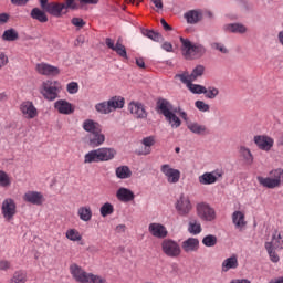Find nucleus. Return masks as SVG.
Listing matches in <instances>:
<instances>
[{"instance_id":"36","label":"nucleus","mask_w":283,"mask_h":283,"mask_svg":"<svg viewBox=\"0 0 283 283\" xmlns=\"http://www.w3.org/2000/svg\"><path fill=\"white\" fill-rule=\"evenodd\" d=\"M115 176L120 180H127L132 176V169L128 166H119L115 169Z\"/></svg>"},{"instance_id":"31","label":"nucleus","mask_w":283,"mask_h":283,"mask_svg":"<svg viewBox=\"0 0 283 283\" xmlns=\"http://www.w3.org/2000/svg\"><path fill=\"white\" fill-rule=\"evenodd\" d=\"M238 256L233 255L228 259H226L221 264V271L223 273H227L228 271H231V269H238Z\"/></svg>"},{"instance_id":"48","label":"nucleus","mask_w":283,"mask_h":283,"mask_svg":"<svg viewBox=\"0 0 283 283\" xmlns=\"http://www.w3.org/2000/svg\"><path fill=\"white\" fill-rule=\"evenodd\" d=\"M102 218H107L114 213V206L109 202L104 203L99 209Z\"/></svg>"},{"instance_id":"41","label":"nucleus","mask_w":283,"mask_h":283,"mask_svg":"<svg viewBox=\"0 0 283 283\" xmlns=\"http://www.w3.org/2000/svg\"><path fill=\"white\" fill-rule=\"evenodd\" d=\"M2 41H19V32L14 29L6 30L2 34Z\"/></svg>"},{"instance_id":"29","label":"nucleus","mask_w":283,"mask_h":283,"mask_svg":"<svg viewBox=\"0 0 283 283\" xmlns=\"http://www.w3.org/2000/svg\"><path fill=\"white\" fill-rule=\"evenodd\" d=\"M83 130L87 132L88 134H95L97 132H103L101 128V124L94 122L93 119H86L83 123Z\"/></svg>"},{"instance_id":"47","label":"nucleus","mask_w":283,"mask_h":283,"mask_svg":"<svg viewBox=\"0 0 283 283\" xmlns=\"http://www.w3.org/2000/svg\"><path fill=\"white\" fill-rule=\"evenodd\" d=\"M143 34L144 36H147V39H150L151 41H156L157 43L163 41V35L153 30H144Z\"/></svg>"},{"instance_id":"21","label":"nucleus","mask_w":283,"mask_h":283,"mask_svg":"<svg viewBox=\"0 0 283 283\" xmlns=\"http://www.w3.org/2000/svg\"><path fill=\"white\" fill-rule=\"evenodd\" d=\"M54 108L59 112V114H64L66 116L74 114V105L65 99H59L55 102Z\"/></svg>"},{"instance_id":"19","label":"nucleus","mask_w":283,"mask_h":283,"mask_svg":"<svg viewBox=\"0 0 283 283\" xmlns=\"http://www.w3.org/2000/svg\"><path fill=\"white\" fill-rule=\"evenodd\" d=\"M202 74H205V66L197 65L192 70V74H189V72H185V73H181V74H177L176 78H179L180 81H182V76H185V78L188 82H190V81H197L198 78H200V76H202Z\"/></svg>"},{"instance_id":"49","label":"nucleus","mask_w":283,"mask_h":283,"mask_svg":"<svg viewBox=\"0 0 283 283\" xmlns=\"http://www.w3.org/2000/svg\"><path fill=\"white\" fill-rule=\"evenodd\" d=\"M25 273H23V271H17L13 273V276L11 277V280L9 281V283H25L27 279H25Z\"/></svg>"},{"instance_id":"15","label":"nucleus","mask_w":283,"mask_h":283,"mask_svg":"<svg viewBox=\"0 0 283 283\" xmlns=\"http://www.w3.org/2000/svg\"><path fill=\"white\" fill-rule=\"evenodd\" d=\"M161 174L166 176L168 182L170 185H176L180 180V170L171 168L168 164L161 166Z\"/></svg>"},{"instance_id":"7","label":"nucleus","mask_w":283,"mask_h":283,"mask_svg":"<svg viewBox=\"0 0 283 283\" xmlns=\"http://www.w3.org/2000/svg\"><path fill=\"white\" fill-rule=\"evenodd\" d=\"M1 213L7 222L14 220L17 216V202L12 198H7L2 201Z\"/></svg>"},{"instance_id":"3","label":"nucleus","mask_w":283,"mask_h":283,"mask_svg":"<svg viewBox=\"0 0 283 283\" xmlns=\"http://www.w3.org/2000/svg\"><path fill=\"white\" fill-rule=\"evenodd\" d=\"M61 83L59 81L46 80L42 82L40 87V94H42L45 101H56L59 94H61Z\"/></svg>"},{"instance_id":"45","label":"nucleus","mask_w":283,"mask_h":283,"mask_svg":"<svg viewBox=\"0 0 283 283\" xmlns=\"http://www.w3.org/2000/svg\"><path fill=\"white\" fill-rule=\"evenodd\" d=\"M189 233L192 235H198L199 233H202V226L198 221H190L188 227Z\"/></svg>"},{"instance_id":"18","label":"nucleus","mask_w":283,"mask_h":283,"mask_svg":"<svg viewBox=\"0 0 283 283\" xmlns=\"http://www.w3.org/2000/svg\"><path fill=\"white\" fill-rule=\"evenodd\" d=\"M148 231L154 238H158L159 240L165 239L169 233L167 228L161 223H150L148 226Z\"/></svg>"},{"instance_id":"9","label":"nucleus","mask_w":283,"mask_h":283,"mask_svg":"<svg viewBox=\"0 0 283 283\" xmlns=\"http://www.w3.org/2000/svg\"><path fill=\"white\" fill-rule=\"evenodd\" d=\"M254 145H256L258 149L261 151H271L273 149V145H275V139L268 135H256L253 138Z\"/></svg>"},{"instance_id":"55","label":"nucleus","mask_w":283,"mask_h":283,"mask_svg":"<svg viewBox=\"0 0 283 283\" xmlns=\"http://www.w3.org/2000/svg\"><path fill=\"white\" fill-rule=\"evenodd\" d=\"M195 106L197 107V109H199V112H209L210 109L209 104L205 103L203 101H197L195 103Z\"/></svg>"},{"instance_id":"5","label":"nucleus","mask_w":283,"mask_h":283,"mask_svg":"<svg viewBox=\"0 0 283 283\" xmlns=\"http://www.w3.org/2000/svg\"><path fill=\"white\" fill-rule=\"evenodd\" d=\"M197 216L203 222H213L216 220V209L207 202H200L197 205Z\"/></svg>"},{"instance_id":"8","label":"nucleus","mask_w":283,"mask_h":283,"mask_svg":"<svg viewBox=\"0 0 283 283\" xmlns=\"http://www.w3.org/2000/svg\"><path fill=\"white\" fill-rule=\"evenodd\" d=\"M175 209L179 216H189V213H191V210L193 209L189 196L180 195L175 203Z\"/></svg>"},{"instance_id":"33","label":"nucleus","mask_w":283,"mask_h":283,"mask_svg":"<svg viewBox=\"0 0 283 283\" xmlns=\"http://www.w3.org/2000/svg\"><path fill=\"white\" fill-rule=\"evenodd\" d=\"M226 32H232V34H245L247 27L241 23H230L224 27Z\"/></svg>"},{"instance_id":"53","label":"nucleus","mask_w":283,"mask_h":283,"mask_svg":"<svg viewBox=\"0 0 283 283\" xmlns=\"http://www.w3.org/2000/svg\"><path fill=\"white\" fill-rule=\"evenodd\" d=\"M87 283H107L104 277L88 273Z\"/></svg>"},{"instance_id":"43","label":"nucleus","mask_w":283,"mask_h":283,"mask_svg":"<svg viewBox=\"0 0 283 283\" xmlns=\"http://www.w3.org/2000/svg\"><path fill=\"white\" fill-rule=\"evenodd\" d=\"M65 235L71 242H81V240H83V235H81V232L76 229H69Z\"/></svg>"},{"instance_id":"62","label":"nucleus","mask_w":283,"mask_h":283,"mask_svg":"<svg viewBox=\"0 0 283 283\" xmlns=\"http://www.w3.org/2000/svg\"><path fill=\"white\" fill-rule=\"evenodd\" d=\"M161 48L165 50V52H174V45L171 42H164Z\"/></svg>"},{"instance_id":"50","label":"nucleus","mask_w":283,"mask_h":283,"mask_svg":"<svg viewBox=\"0 0 283 283\" xmlns=\"http://www.w3.org/2000/svg\"><path fill=\"white\" fill-rule=\"evenodd\" d=\"M202 244L205 247H216V244H218V237L213 234H208L202 239Z\"/></svg>"},{"instance_id":"60","label":"nucleus","mask_w":283,"mask_h":283,"mask_svg":"<svg viewBox=\"0 0 283 283\" xmlns=\"http://www.w3.org/2000/svg\"><path fill=\"white\" fill-rule=\"evenodd\" d=\"M12 266L10 261L8 260H0V271H8Z\"/></svg>"},{"instance_id":"58","label":"nucleus","mask_w":283,"mask_h":283,"mask_svg":"<svg viewBox=\"0 0 283 283\" xmlns=\"http://www.w3.org/2000/svg\"><path fill=\"white\" fill-rule=\"evenodd\" d=\"M71 23L75 25V28H83L85 25V21L82 18H73Z\"/></svg>"},{"instance_id":"14","label":"nucleus","mask_w":283,"mask_h":283,"mask_svg":"<svg viewBox=\"0 0 283 283\" xmlns=\"http://www.w3.org/2000/svg\"><path fill=\"white\" fill-rule=\"evenodd\" d=\"M105 43L109 50H113V52H116L118 56H122V59H127V49L125 45H123V40L119 38L114 44V40L112 38H106Z\"/></svg>"},{"instance_id":"1","label":"nucleus","mask_w":283,"mask_h":283,"mask_svg":"<svg viewBox=\"0 0 283 283\" xmlns=\"http://www.w3.org/2000/svg\"><path fill=\"white\" fill-rule=\"evenodd\" d=\"M116 158V149L109 147H102L88 151L84 156V165H92V163H109Z\"/></svg>"},{"instance_id":"54","label":"nucleus","mask_w":283,"mask_h":283,"mask_svg":"<svg viewBox=\"0 0 283 283\" xmlns=\"http://www.w3.org/2000/svg\"><path fill=\"white\" fill-rule=\"evenodd\" d=\"M212 50H218L219 52H221V54H228L229 50H227V46H224V44L222 43H218L214 42L211 44Z\"/></svg>"},{"instance_id":"51","label":"nucleus","mask_w":283,"mask_h":283,"mask_svg":"<svg viewBox=\"0 0 283 283\" xmlns=\"http://www.w3.org/2000/svg\"><path fill=\"white\" fill-rule=\"evenodd\" d=\"M270 176H272V178L274 180H279V187H280V185H282V182H283V169L282 168L272 170L270 172Z\"/></svg>"},{"instance_id":"20","label":"nucleus","mask_w":283,"mask_h":283,"mask_svg":"<svg viewBox=\"0 0 283 283\" xmlns=\"http://www.w3.org/2000/svg\"><path fill=\"white\" fill-rule=\"evenodd\" d=\"M45 12L52 17H63V14H66L65 3L50 2Z\"/></svg>"},{"instance_id":"12","label":"nucleus","mask_w":283,"mask_h":283,"mask_svg":"<svg viewBox=\"0 0 283 283\" xmlns=\"http://www.w3.org/2000/svg\"><path fill=\"white\" fill-rule=\"evenodd\" d=\"M22 200L24 202H28L29 205H35V207H41V205L45 202V197H43L42 192L28 190L23 195Z\"/></svg>"},{"instance_id":"2","label":"nucleus","mask_w":283,"mask_h":283,"mask_svg":"<svg viewBox=\"0 0 283 283\" xmlns=\"http://www.w3.org/2000/svg\"><path fill=\"white\" fill-rule=\"evenodd\" d=\"M180 43L182 55L188 61L202 59L207 53V49L202 44L192 43L189 39L180 38Z\"/></svg>"},{"instance_id":"27","label":"nucleus","mask_w":283,"mask_h":283,"mask_svg":"<svg viewBox=\"0 0 283 283\" xmlns=\"http://www.w3.org/2000/svg\"><path fill=\"white\" fill-rule=\"evenodd\" d=\"M181 83H184V85H186L188 87V90L192 93V94H203L205 91V86L200 85V84H192L193 81L188 82L187 77H185V75L181 76Z\"/></svg>"},{"instance_id":"16","label":"nucleus","mask_w":283,"mask_h":283,"mask_svg":"<svg viewBox=\"0 0 283 283\" xmlns=\"http://www.w3.org/2000/svg\"><path fill=\"white\" fill-rule=\"evenodd\" d=\"M35 70L38 74H41L42 76H59L61 74V70H59V67L48 63L36 64Z\"/></svg>"},{"instance_id":"6","label":"nucleus","mask_w":283,"mask_h":283,"mask_svg":"<svg viewBox=\"0 0 283 283\" xmlns=\"http://www.w3.org/2000/svg\"><path fill=\"white\" fill-rule=\"evenodd\" d=\"M161 250L168 258H180V253H182L180 244L171 239H165L161 242Z\"/></svg>"},{"instance_id":"39","label":"nucleus","mask_w":283,"mask_h":283,"mask_svg":"<svg viewBox=\"0 0 283 283\" xmlns=\"http://www.w3.org/2000/svg\"><path fill=\"white\" fill-rule=\"evenodd\" d=\"M108 103L111 105V112H114V109H123V107H125V98L123 97H112L108 99Z\"/></svg>"},{"instance_id":"17","label":"nucleus","mask_w":283,"mask_h":283,"mask_svg":"<svg viewBox=\"0 0 283 283\" xmlns=\"http://www.w3.org/2000/svg\"><path fill=\"white\" fill-rule=\"evenodd\" d=\"M219 178H222V171L213 170L199 176V182L200 185H216Z\"/></svg>"},{"instance_id":"64","label":"nucleus","mask_w":283,"mask_h":283,"mask_svg":"<svg viewBox=\"0 0 283 283\" xmlns=\"http://www.w3.org/2000/svg\"><path fill=\"white\" fill-rule=\"evenodd\" d=\"M230 283H251V281L247 280V279H237V280H232Z\"/></svg>"},{"instance_id":"52","label":"nucleus","mask_w":283,"mask_h":283,"mask_svg":"<svg viewBox=\"0 0 283 283\" xmlns=\"http://www.w3.org/2000/svg\"><path fill=\"white\" fill-rule=\"evenodd\" d=\"M69 10H78V3H76V0H65L64 11L66 12V14Z\"/></svg>"},{"instance_id":"61","label":"nucleus","mask_w":283,"mask_h":283,"mask_svg":"<svg viewBox=\"0 0 283 283\" xmlns=\"http://www.w3.org/2000/svg\"><path fill=\"white\" fill-rule=\"evenodd\" d=\"M10 21V14L8 13H0V25H6Z\"/></svg>"},{"instance_id":"22","label":"nucleus","mask_w":283,"mask_h":283,"mask_svg":"<svg viewBox=\"0 0 283 283\" xmlns=\"http://www.w3.org/2000/svg\"><path fill=\"white\" fill-rule=\"evenodd\" d=\"M181 249L185 253H195L200 249V241L196 238H188L187 240L182 241Z\"/></svg>"},{"instance_id":"13","label":"nucleus","mask_w":283,"mask_h":283,"mask_svg":"<svg viewBox=\"0 0 283 283\" xmlns=\"http://www.w3.org/2000/svg\"><path fill=\"white\" fill-rule=\"evenodd\" d=\"M69 271L75 282L87 283V277L90 276V273L83 270V268H81L78 264H71Z\"/></svg>"},{"instance_id":"42","label":"nucleus","mask_w":283,"mask_h":283,"mask_svg":"<svg viewBox=\"0 0 283 283\" xmlns=\"http://www.w3.org/2000/svg\"><path fill=\"white\" fill-rule=\"evenodd\" d=\"M12 185V178L10 175L3 170H0V187L2 189H8Z\"/></svg>"},{"instance_id":"40","label":"nucleus","mask_w":283,"mask_h":283,"mask_svg":"<svg viewBox=\"0 0 283 283\" xmlns=\"http://www.w3.org/2000/svg\"><path fill=\"white\" fill-rule=\"evenodd\" d=\"M202 17V13H200V11H196V10H191L188 11L187 13H185V19H187L188 23H198V21H200Z\"/></svg>"},{"instance_id":"63","label":"nucleus","mask_w":283,"mask_h":283,"mask_svg":"<svg viewBox=\"0 0 283 283\" xmlns=\"http://www.w3.org/2000/svg\"><path fill=\"white\" fill-rule=\"evenodd\" d=\"M160 23H161L164 30H166V32L171 31V25H169V23H167V21L165 19H161Z\"/></svg>"},{"instance_id":"38","label":"nucleus","mask_w":283,"mask_h":283,"mask_svg":"<svg viewBox=\"0 0 283 283\" xmlns=\"http://www.w3.org/2000/svg\"><path fill=\"white\" fill-rule=\"evenodd\" d=\"M165 119L167 120V123H169L172 129H178V127L182 125V120H180V117L176 115V112H172L169 115H167Z\"/></svg>"},{"instance_id":"34","label":"nucleus","mask_w":283,"mask_h":283,"mask_svg":"<svg viewBox=\"0 0 283 283\" xmlns=\"http://www.w3.org/2000/svg\"><path fill=\"white\" fill-rule=\"evenodd\" d=\"M187 127L192 134H198L199 136H202L205 134H209V130L207 129V126L200 125L198 123H188Z\"/></svg>"},{"instance_id":"32","label":"nucleus","mask_w":283,"mask_h":283,"mask_svg":"<svg viewBox=\"0 0 283 283\" xmlns=\"http://www.w3.org/2000/svg\"><path fill=\"white\" fill-rule=\"evenodd\" d=\"M77 216L82 222H90L92 220V208L90 206H82L77 209Z\"/></svg>"},{"instance_id":"35","label":"nucleus","mask_w":283,"mask_h":283,"mask_svg":"<svg viewBox=\"0 0 283 283\" xmlns=\"http://www.w3.org/2000/svg\"><path fill=\"white\" fill-rule=\"evenodd\" d=\"M239 154L244 160L245 165H251L253 163V153H251V149L247 148V146H240Z\"/></svg>"},{"instance_id":"23","label":"nucleus","mask_w":283,"mask_h":283,"mask_svg":"<svg viewBox=\"0 0 283 283\" xmlns=\"http://www.w3.org/2000/svg\"><path fill=\"white\" fill-rule=\"evenodd\" d=\"M142 145H144V148L138 153V156H149V154H151V147L156 145V136L150 135L144 137L142 139Z\"/></svg>"},{"instance_id":"46","label":"nucleus","mask_w":283,"mask_h":283,"mask_svg":"<svg viewBox=\"0 0 283 283\" xmlns=\"http://www.w3.org/2000/svg\"><path fill=\"white\" fill-rule=\"evenodd\" d=\"M203 94H205L206 98L213 101V98H216L220 94V90H218L214 86H209L208 88L205 87Z\"/></svg>"},{"instance_id":"30","label":"nucleus","mask_w":283,"mask_h":283,"mask_svg":"<svg viewBox=\"0 0 283 283\" xmlns=\"http://www.w3.org/2000/svg\"><path fill=\"white\" fill-rule=\"evenodd\" d=\"M232 222L237 229H244L247 227V220L244 219V214L242 211H234L232 213Z\"/></svg>"},{"instance_id":"28","label":"nucleus","mask_w":283,"mask_h":283,"mask_svg":"<svg viewBox=\"0 0 283 283\" xmlns=\"http://www.w3.org/2000/svg\"><path fill=\"white\" fill-rule=\"evenodd\" d=\"M256 180L259 184H261L262 187H266V189H275V187H280V180L271 178V177H256Z\"/></svg>"},{"instance_id":"11","label":"nucleus","mask_w":283,"mask_h":283,"mask_svg":"<svg viewBox=\"0 0 283 283\" xmlns=\"http://www.w3.org/2000/svg\"><path fill=\"white\" fill-rule=\"evenodd\" d=\"M128 112L137 119L147 118V109L145 108V104L140 102L133 101L128 104Z\"/></svg>"},{"instance_id":"56","label":"nucleus","mask_w":283,"mask_h":283,"mask_svg":"<svg viewBox=\"0 0 283 283\" xmlns=\"http://www.w3.org/2000/svg\"><path fill=\"white\" fill-rule=\"evenodd\" d=\"M66 91L69 94H77L78 93V83L76 82H71L66 86Z\"/></svg>"},{"instance_id":"25","label":"nucleus","mask_w":283,"mask_h":283,"mask_svg":"<svg viewBox=\"0 0 283 283\" xmlns=\"http://www.w3.org/2000/svg\"><path fill=\"white\" fill-rule=\"evenodd\" d=\"M90 147H101L105 143V134L102 132L93 133L87 135Z\"/></svg>"},{"instance_id":"37","label":"nucleus","mask_w":283,"mask_h":283,"mask_svg":"<svg viewBox=\"0 0 283 283\" xmlns=\"http://www.w3.org/2000/svg\"><path fill=\"white\" fill-rule=\"evenodd\" d=\"M31 17L35 19V21H39L40 23H48V15L45 14V10L33 8L31 10Z\"/></svg>"},{"instance_id":"4","label":"nucleus","mask_w":283,"mask_h":283,"mask_svg":"<svg viewBox=\"0 0 283 283\" xmlns=\"http://www.w3.org/2000/svg\"><path fill=\"white\" fill-rule=\"evenodd\" d=\"M265 249L269 253L271 262H280V256L275 251L283 249V234L275 231L272 235L271 242H265Z\"/></svg>"},{"instance_id":"24","label":"nucleus","mask_w":283,"mask_h":283,"mask_svg":"<svg viewBox=\"0 0 283 283\" xmlns=\"http://www.w3.org/2000/svg\"><path fill=\"white\" fill-rule=\"evenodd\" d=\"M174 105H171V103H169V101L165 99V98H159L157 101V111L159 114H163V116H165V118L167 116H169L170 114H172L174 112Z\"/></svg>"},{"instance_id":"26","label":"nucleus","mask_w":283,"mask_h":283,"mask_svg":"<svg viewBox=\"0 0 283 283\" xmlns=\"http://www.w3.org/2000/svg\"><path fill=\"white\" fill-rule=\"evenodd\" d=\"M116 198L120 201V202H132V200H134V198H136V196L134 195V192L127 188H119L116 192Z\"/></svg>"},{"instance_id":"44","label":"nucleus","mask_w":283,"mask_h":283,"mask_svg":"<svg viewBox=\"0 0 283 283\" xmlns=\"http://www.w3.org/2000/svg\"><path fill=\"white\" fill-rule=\"evenodd\" d=\"M95 109L98 114H112V106L108 102H101L95 105Z\"/></svg>"},{"instance_id":"59","label":"nucleus","mask_w":283,"mask_h":283,"mask_svg":"<svg viewBox=\"0 0 283 283\" xmlns=\"http://www.w3.org/2000/svg\"><path fill=\"white\" fill-rule=\"evenodd\" d=\"M174 112L176 114H179L180 118H182V120H185L187 123V120H189V117L187 115V112L182 111V108H175Z\"/></svg>"},{"instance_id":"10","label":"nucleus","mask_w":283,"mask_h":283,"mask_svg":"<svg viewBox=\"0 0 283 283\" xmlns=\"http://www.w3.org/2000/svg\"><path fill=\"white\" fill-rule=\"evenodd\" d=\"M20 112L24 118L32 120L39 116V109L34 106V103L30 101L22 102L20 105Z\"/></svg>"},{"instance_id":"57","label":"nucleus","mask_w":283,"mask_h":283,"mask_svg":"<svg viewBox=\"0 0 283 283\" xmlns=\"http://www.w3.org/2000/svg\"><path fill=\"white\" fill-rule=\"evenodd\" d=\"M8 63H10V60L8 59L6 52L0 51V70H3Z\"/></svg>"}]
</instances>
